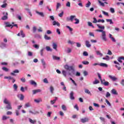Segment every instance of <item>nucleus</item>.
Returning a JSON list of instances; mask_svg holds the SVG:
<instances>
[{"instance_id":"f257e3e1","label":"nucleus","mask_w":124,"mask_h":124,"mask_svg":"<svg viewBox=\"0 0 124 124\" xmlns=\"http://www.w3.org/2000/svg\"><path fill=\"white\" fill-rule=\"evenodd\" d=\"M65 69L66 70L69 71H71V73L69 72L68 73V75L69 76H72V75H74L75 74V69H74V66L73 65H71L69 66L67 64H66L64 66Z\"/></svg>"},{"instance_id":"f03ea898","label":"nucleus","mask_w":124,"mask_h":124,"mask_svg":"<svg viewBox=\"0 0 124 124\" xmlns=\"http://www.w3.org/2000/svg\"><path fill=\"white\" fill-rule=\"evenodd\" d=\"M95 31L98 32H102L101 37L102 40L104 41H107V38H106V31L103 30H96Z\"/></svg>"},{"instance_id":"7ed1b4c3","label":"nucleus","mask_w":124,"mask_h":124,"mask_svg":"<svg viewBox=\"0 0 124 124\" xmlns=\"http://www.w3.org/2000/svg\"><path fill=\"white\" fill-rule=\"evenodd\" d=\"M2 15L3 16L1 17V20L5 21L8 19V13L4 12L2 13Z\"/></svg>"},{"instance_id":"20e7f679","label":"nucleus","mask_w":124,"mask_h":124,"mask_svg":"<svg viewBox=\"0 0 124 124\" xmlns=\"http://www.w3.org/2000/svg\"><path fill=\"white\" fill-rule=\"evenodd\" d=\"M5 25H6V27H8V28H10L11 29H12V28H13V27H16V28H18V25L17 24H10V23L9 22H5Z\"/></svg>"},{"instance_id":"39448f33","label":"nucleus","mask_w":124,"mask_h":124,"mask_svg":"<svg viewBox=\"0 0 124 124\" xmlns=\"http://www.w3.org/2000/svg\"><path fill=\"white\" fill-rule=\"evenodd\" d=\"M75 18H76V16H71L70 17H66V20L71 21V22H73V20H74Z\"/></svg>"},{"instance_id":"423d86ee","label":"nucleus","mask_w":124,"mask_h":124,"mask_svg":"<svg viewBox=\"0 0 124 124\" xmlns=\"http://www.w3.org/2000/svg\"><path fill=\"white\" fill-rule=\"evenodd\" d=\"M90 121V119L88 117H85L84 118H82L80 119V122L82 123V124H85V123H88Z\"/></svg>"},{"instance_id":"0eeeda50","label":"nucleus","mask_w":124,"mask_h":124,"mask_svg":"<svg viewBox=\"0 0 124 124\" xmlns=\"http://www.w3.org/2000/svg\"><path fill=\"white\" fill-rule=\"evenodd\" d=\"M29 82L31 85L34 86V87H36V86H37V83H36V82H35V81L33 80H30Z\"/></svg>"},{"instance_id":"6e6552de","label":"nucleus","mask_w":124,"mask_h":124,"mask_svg":"<svg viewBox=\"0 0 124 124\" xmlns=\"http://www.w3.org/2000/svg\"><path fill=\"white\" fill-rule=\"evenodd\" d=\"M70 98L71 100H74L75 99V97H74V93H73V91L71 92L70 93Z\"/></svg>"},{"instance_id":"1a4fd4ad","label":"nucleus","mask_w":124,"mask_h":124,"mask_svg":"<svg viewBox=\"0 0 124 124\" xmlns=\"http://www.w3.org/2000/svg\"><path fill=\"white\" fill-rule=\"evenodd\" d=\"M0 48L1 49H4V48H6V44L2 42L0 44Z\"/></svg>"},{"instance_id":"9d476101","label":"nucleus","mask_w":124,"mask_h":124,"mask_svg":"<svg viewBox=\"0 0 124 124\" xmlns=\"http://www.w3.org/2000/svg\"><path fill=\"white\" fill-rule=\"evenodd\" d=\"M109 78H110V79H111V80H112V81H117V80H118V78H117L115 76H112L111 75L108 76Z\"/></svg>"},{"instance_id":"9b49d317","label":"nucleus","mask_w":124,"mask_h":124,"mask_svg":"<svg viewBox=\"0 0 124 124\" xmlns=\"http://www.w3.org/2000/svg\"><path fill=\"white\" fill-rule=\"evenodd\" d=\"M15 73H19V70L16 69L12 73H11V75H12L13 76H16V75Z\"/></svg>"},{"instance_id":"f8f14e48","label":"nucleus","mask_w":124,"mask_h":124,"mask_svg":"<svg viewBox=\"0 0 124 124\" xmlns=\"http://www.w3.org/2000/svg\"><path fill=\"white\" fill-rule=\"evenodd\" d=\"M41 93V89H36L32 90L33 94H36V93Z\"/></svg>"},{"instance_id":"ddd939ff","label":"nucleus","mask_w":124,"mask_h":124,"mask_svg":"<svg viewBox=\"0 0 124 124\" xmlns=\"http://www.w3.org/2000/svg\"><path fill=\"white\" fill-rule=\"evenodd\" d=\"M85 45L86 47H87V48H90V47H91L92 46V45L90 44V41H89L88 40L85 41Z\"/></svg>"},{"instance_id":"4468645a","label":"nucleus","mask_w":124,"mask_h":124,"mask_svg":"<svg viewBox=\"0 0 124 124\" xmlns=\"http://www.w3.org/2000/svg\"><path fill=\"white\" fill-rule=\"evenodd\" d=\"M111 93H112V94H114V95H118L117 90H116L115 89H112L111 91Z\"/></svg>"},{"instance_id":"2eb2a0df","label":"nucleus","mask_w":124,"mask_h":124,"mask_svg":"<svg viewBox=\"0 0 124 124\" xmlns=\"http://www.w3.org/2000/svg\"><path fill=\"white\" fill-rule=\"evenodd\" d=\"M36 14H38L39 16H41V17H45V15H44V13L43 12H39L37 11H35Z\"/></svg>"},{"instance_id":"dca6fc26","label":"nucleus","mask_w":124,"mask_h":124,"mask_svg":"<svg viewBox=\"0 0 124 124\" xmlns=\"http://www.w3.org/2000/svg\"><path fill=\"white\" fill-rule=\"evenodd\" d=\"M101 83L102 84V85H104V86H105L106 87L109 86V82L108 81L103 82V80H102V82H101Z\"/></svg>"},{"instance_id":"f3484780","label":"nucleus","mask_w":124,"mask_h":124,"mask_svg":"<svg viewBox=\"0 0 124 124\" xmlns=\"http://www.w3.org/2000/svg\"><path fill=\"white\" fill-rule=\"evenodd\" d=\"M100 66H102V67H108V65L105 63H99Z\"/></svg>"},{"instance_id":"a211bd4d","label":"nucleus","mask_w":124,"mask_h":124,"mask_svg":"<svg viewBox=\"0 0 124 124\" xmlns=\"http://www.w3.org/2000/svg\"><path fill=\"white\" fill-rule=\"evenodd\" d=\"M6 108L8 109V110L12 109V107H11V104L10 103L6 106Z\"/></svg>"},{"instance_id":"6ab92c4d","label":"nucleus","mask_w":124,"mask_h":124,"mask_svg":"<svg viewBox=\"0 0 124 124\" xmlns=\"http://www.w3.org/2000/svg\"><path fill=\"white\" fill-rule=\"evenodd\" d=\"M41 62L42 63V65L44 67V68H46V62H45V61L44 59H41Z\"/></svg>"},{"instance_id":"aec40b11","label":"nucleus","mask_w":124,"mask_h":124,"mask_svg":"<svg viewBox=\"0 0 124 124\" xmlns=\"http://www.w3.org/2000/svg\"><path fill=\"white\" fill-rule=\"evenodd\" d=\"M3 102L4 104L7 105L10 103V102L8 101V99L7 98H5L3 101Z\"/></svg>"},{"instance_id":"412c9836","label":"nucleus","mask_w":124,"mask_h":124,"mask_svg":"<svg viewBox=\"0 0 124 124\" xmlns=\"http://www.w3.org/2000/svg\"><path fill=\"white\" fill-rule=\"evenodd\" d=\"M97 27H98V29L103 30V31H104V30H105V27L104 26H100V25L99 24H97Z\"/></svg>"},{"instance_id":"4be33fe9","label":"nucleus","mask_w":124,"mask_h":124,"mask_svg":"<svg viewBox=\"0 0 124 124\" xmlns=\"http://www.w3.org/2000/svg\"><path fill=\"white\" fill-rule=\"evenodd\" d=\"M95 52L96 53V55L97 56H99V57H102V56H103V54L100 51L96 50Z\"/></svg>"},{"instance_id":"5701e85b","label":"nucleus","mask_w":124,"mask_h":124,"mask_svg":"<svg viewBox=\"0 0 124 124\" xmlns=\"http://www.w3.org/2000/svg\"><path fill=\"white\" fill-rule=\"evenodd\" d=\"M34 101L36 103H40V102H42V99L41 98L35 99L34 100Z\"/></svg>"},{"instance_id":"b1692460","label":"nucleus","mask_w":124,"mask_h":124,"mask_svg":"<svg viewBox=\"0 0 124 124\" xmlns=\"http://www.w3.org/2000/svg\"><path fill=\"white\" fill-rule=\"evenodd\" d=\"M46 49L47 52H52V51H53V49H52L51 47L49 46H46Z\"/></svg>"},{"instance_id":"393cba45","label":"nucleus","mask_w":124,"mask_h":124,"mask_svg":"<svg viewBox=\"0 0 124 124\" xmlns=\"http://www.w3.org/2000/svg\"><path fill=\"white\" fill-rule=\"evenodd\" d=\"M52 47L54 50H57V48H58V45H57V44L53 43L52 44Z\"/></svg>"},{"instance_id":"a878e982","label":"nucleus","mask_w":124,"mask_h":124,"mask_svg":"<svg viewBox=\"0 0 124 124\" xmlns=\"http://www.w3.org/2000/svg\"><path fill=\"white\" fill-rule=\"evenodd\" d=\"M56 100H58V97H55V99H54L53 100L50 101L51 104L53 105V104H55Z\"/></svg>"},{"instance_id":"bb28decb","label":"nucleus","mask_w":124,"mask_h":124,"mask_svg":"<svg viewBox=\"0 0 124 124\" xmlns=\"http://www.w3.org/2000/svg\"><path fill=\"white\" fill-rule=\"evenodd\" d=\"M53 26L57 25L58 27H60V23H59L56 21H54L53 22Z\"/></svg>"},{"instance_id":"cd10ccee","label":"nucleus","mask_w":124,"mask_h":124,"mask_svg":"<svg viewBox=\"0 0 124 124\" xmlns=\"http://www.w3.org/2000/svg\"><path fill=\"white\" fill-rule=\"evenodd\" d=\"M62 109L63 110V111H66L67 110V108H66V106L64 105H62Z\"/></svg>"},{"instance_id":"c85d7f7f","label":"nucleus","mask_w":124,"mask_h":124,"mask_svg":"<svg viewBox=\"0 0 124 124\" xmlns=\"http://www.w3.org/2000/svg\"><path fill=\"white\" fill-rule=\"evenodd\" d=\"M29 122H30V123H31V124H35V123H36V120H32L31 118H29Z\"/></svg>"},{"instance_id":"c756f323","label":"nucleus","mask_w":124,"mask_h":124,"mask_svg":"<svg viewBox=\"0 0 124 124\" xmlns=\"http://www.w3.org/2000/svg\"><path fill=\"white\" fill-rule=\"evenodd\" d=\"M84 92L85 93H87L88 94H90L91 95H92V93H91L90 90H89L88 89H85Z\"/></svg>"},{"instance_id":"7c9ffc66","label":"nucleus","mask_w":124,"mask_h":124,"mask_svg":"<svg viewBox=\"0 0 124 124\" xmlns=\"http://www.w3.org/2000/svg\"><path fill=\"white\" fill-rule=\"evenodd\" d=\"M89 27H92V28H93V29H94V26L93 25V23L91 22H88L87 23Z\"/></svg>"},{"instance_id":"2f4dec72","label":"nucleus","mask_w":124,"mask_h":124,"mask_svg":"<svg viewBox=\"0 0 124 124\" xmlns=\"http://www.w3.org/2000/svg\"><path fill=\"white\" fill-rule=\"evenodd\" d=\"M93 85H96V84H99V81L97 79H95L94 81L93 82Z\"/></svg>"},{"instance_id":"473e14b6","label":"nucleus","mask_w":124,"mask_h":124,"mask_svg":"<svg viewBox=\"0 0 124 124\" xmlns=\"http://www.w3.org/2000/svg\"><path fill=\"white\" fill-rule=\"evenodd\" d=\"M103 60H105V61H109L110 60V57L109 56L107 55L105 57L103 58Z\"/></svg>"},{"instance_id":"72a5a7b5","label":"nucleus","mask_w":124,"mask_h":124,"mask_svg":"<svg viewBox=\"0 0 124 124\" xmlns=\"http://www.w3.org/2000/svg\"><path fill=\"white\" fill-rule=\"evenodd\" d=\"M106 21H107L108 23H109L110 25H112V24H114V23H113V21H112V19H106Z\"/></svg>"},{"instance_id":"f704fd0d","label":"nucleus","mask_w":124,"mask_h":124,"mask_svg":"<svg viewBox=\"0 0 124 124\" xmlns=\"http://www.w3.org/2000/svg\"><path fill=\"white\" fill-rule=\"evenodd\" d=\"M44 38H45V39H46V40H50L51 39V37L48 36L46 34H45Z\"/></svg>"},{"instance_id":"c9c22d12","label":"nucleus","mask_w":124,"mask_h":124,"mask_svg":"<svg viewBox=\"0 0 124 124\" xmlns=\"http://www.w3.org/2000/svg\"><path fill=\"white\" fill-rule=\"evenodd\" d=\"M122 60H124V57H120L118 58V61L119 62H123V61H122Z\"/></svg>"},{"instance_id":"e433bc0d","label":"nucleus","mask_w":124,"mask_h":124,"mask_svg":"<svg viewBox=\"0 0 124 124\" xmlns=\"http://www.w3.org/2000/svg\"><path fill=\"white\" fill-rule=\"evenodd\" d=\"M49 90L51 93H54V87L53 86H50L49 88Z\"/></svg>"},{"instance_id":"4c0bfd02","label":"nucleus","mask_w":124,"mask_h":124,"mask_svg":"<svg viewBox=\"0 0 124 124\" xmlns=\"http://www.w3.org/2000/svg\"><path fill=\"white\" fill-rule=\"evenodd\" d=\"M98 1L99 3H100V5H101V6L104 7L105 6V4H104V3L101 2L100 0H98Z\"/></svg>"},{"instance_id":"58836bf2","label":"nucleus","mask_w":124,"mask_h":124,"mask_svg":"<svg viewBox=\"0 0 124 124\" xmlns=\"http://www.w3.org/2000/svg\"><path fill=\"white\" fill-rule=\"evenodd\" d=\"M83 64H84L85 65H88V64H89V63H90V62L88 61H83L82 62Z\"/></svg>"},{"instance_id":"ea45409f","label":"nucleus","mask_w":124,"mask_h":124,"mask_svg":"<svg viewBox=\"0 0 124 124\" xmlns=\"http://www.w3.org/2000/svg\"><path fill=\"white\" fill-rule=\"evenodd\" d=\"M20 35L22 37H25L26 36V35L25 34V33H24L23 31H20Z\"/></svg>"},{"instance_id":"a19ab883","label":"nucleus","mask_w":124,"mask_h":124,"mask_svg":"<svg viewBox=\"0 0 124 124\" xmlns=\"http://www.w3.org/2000/svg\"><path fill=\"white\" fill-rule=\"evenodd\" d=\"M52 58H53V60H56V61H59V60H60V57L55 56H53Z\"/></svg>"},{"instance_id":"79ce46f5","label":"nucleus","mask_w":124,"mask_h":124,"mask_svg":"<svg viewBox=\"0 0 124 124\" xmlns=\"http://www.w3.org/2000/svg\"><path fill=\"white\" fill-rule=\"evenodd\" d=\"M74 19L76 21V22H75V24H79L80 20H79V19L78 18H75Z\"/></svg>"},{"instance_id":"37998d69","label":"nucleus","mask_w":124,"mask_h":124,"mask_svg":"<svg viewBox=\"0 0 124 124\" xmlns=\"http://www.w3.org/2000/svg\"><path fill=\"white\" fill-rule=\"evenodd\" d=\"M15 112L16 116H18L20 115V110L16 109Z\"/></svg>"},{"instance_id":"c03bdc74","label":"nucleus","mask_w":124,"mask_h":124,"mask_svg":"<svg viewBox=\"0 0 124 124\" xmlns=\"http://www.w3.org/2000/svg\"><path fill=\"white\" fill-rule=\"evenodd\" d=\"M93 23L94 24H96V23H98V20L97 19H96V18L95 17H93Z\"/></svg>"},{"instance_id":"a18cd8bd","label":"nucleus","mask_w":124,"mask_h":124,"mask_svg":"<svg viewBox=\"0 0 124 124\" xmlns=\"http://www.w3.org/2000/svg\"><path fill=\"white\" fill-rule=\"evenodd\" d=\"M32 31H33V33L36 32V27H35V26L33 27Z\"/></svg>"},{"instance_id":"49530a36","label":"nucleus","mask_w":124,"mask_h":124,"mask_svg":"<svg viewBox=\"0 0 124 124\" xmlns=\"http://www.w3.org/2000/svg\"><path fill=\"white\" fill-rule=\"evenodd\" d=\"M7 6V3H5L2 5H1V8H5Z\"/></svg>"},{"instance_id":"de8ad7c7","label":"nucleus","mask_w":124,"mask_h":124,"mask_svg":"<svg viewBox=\"0 0 124 124\" xmlns=\"http://www.w3.org/2000/svg\"><path fill=\"white\" fill-rule=\"evenodd\" d=\"M8 118L9 117H6V116L4 115L2 116V120L3 121H6V120H7V119H8Z\"/></svg>"},{"instance_id":"09e8293b","label":"nucleus","mask_w":124,"mask_h":124,"mask_svg":"<svg viewBox=\"0 0 124 124\" xmlns=\"http://www.w3.org/2000/svg\"><path fill=\"white\" fill-rule=\"evenodd\" d=\"M74 108L75 109H76L77 110V111H79V107H78V105L76 104L74 107Z\"/></svg>"},{"instance_id":"8fccbe9b","label":"nucleus","mask_w":124,"mask_h":124,"mask_svg":"<svg viewBox=\"0 0 124 124\" xmlns=\"http://www.w3.org/2000/svg\"><path fill=\"white\" fill-rule=\"evenodd\" d=\"M83 55L85 57H87V56H89V53H88V52L84 51L83 52Z\"/></svg>"},{"instance_id":"3c124183","label":"nucleus","mask_w":124,"mask_h":124,"mask_svg":"<svg viewBox=\"0 0 124 124\" xmlns=\"http://www.w3.org/2000/svg\"><path fill=\"white\" fill-rule=\"evenodd\" d=\"M102 12L103 14H104V15H105L106 16H109L108 13H107L104 11H102Z\"/></svg>"},{"instance_id":"603ef678","label":"nucleus","mask_w":124,"mask_h":124,"mask_svg":"<svg viewBox=\"0 0 124 124\" xmlns=\"http://www.w3.org/2000/svg\"><path fill=\"white\" fill-rule=\"evenodd\" d=\"M13 87L15 91H17V89H18V86H17L16 84H15Z\"/></svg>"},{"instance_id":"864d4df0","label":"nucleus","mask_w":124,"mask_h":124,"mask_svg":"<svg viewBox=\"0 0 124 124\" xmlns=\"http://www.w3.org/2000/svg\"><path fill=\"white\" fill-rule=\"evenodd\" d=\"M111 96V94H110V93L109 92H107L106 95V97H110Z\"/></svg>"},{"instance_id":"5fc2aeb1","label":"nucleus","mask_w":124,"mask_h":124,"mask_svg":"<svg viewBox=\"0 0 124 124\" xmlns=\"http://www.w3.org/2000/svg\"><path fill=\"white\" fill-rule=\"evenodd\" d=\"M43 51H44V48H42L40 51V55L42 57H43Z\"/></svg>"},{"instance_id":"6e6d98bb","label":"nucleus","mask_w":124,"mask_h":124,"mask_svg":"<svg viewBox=\"0 0 124 124\" xmlns=\"http://www.w3.org/2000/svg\"><path fill=\"white\" fill-rule=\"evenodd\" d=\"M62 74H63V76H64V77H66V72L65 71V70H63L62 71Z\"/></svg>"},{"instance_id":"4d7b16f0","label":"nucleus","mask_w":124,"mask_h":124,"mask_svg":"<svg viewBox=\"0 0 124 124\" xmlns=\"http://www.w3.org/2000/svg\"><path fill=\"white\" fill-rule=\"evenodd\" d=\"M2 70H4V71H6V72H7L8 71V68L5 67H3L2 68Z\"/></svg>"},{"instance_id":"13d9d810","label":"nucleus","mask_w":124,"mask_h":124,"mask_svg":"<svg viewBox=\"0 0 124 124\" xmlns=\"http://www.w3.org/2000/svg\"><path fill=\"white\" fill-rule=\"evenodd\" d=\"M110 11L111 13H115V9L114 8H110Z\"/></svg>"},{"instance_id":"bf43d9fd","label":"nucleus","mask_w":124,"mask_h":124,"mask_svg":"<svg viewBox=\"0 0 124 124\" xmlns=\"http://www.w3.org/2000/svg\"><path fill=\"white\" fill-rule=\"evenodd\" d=\"M44 83H45L46 84H48L49 82L48 81V79H47L46 78L44 79L43 80Z\"/></svg>"},{"instance_id":"052dcab7","label":"nucleus","mask_w":124,"mask_h":124,"mask_svg":"<svg viewBox=\"0 0 124 124\" xmlns=\"http://www.w3.org/2000/svg\"><path fill=\"white\" fill-rule=\"evenodd\" d=\"M60 6H61V3H57V6H56V10H58V9H59V8H60Z\"/></svg>"},{"instance_id":"680f3d73","label":"nucleus","mask_w":124,"mask_h":124,"mask_svg":"<svg viewBox=\"0 0 124 124\" xmlns=\"http://www.w3.org/2000/svg\"><path fill=\"white\" fill-rule=\"evenodd\" d=\"M91 2L90 1H88V3L86 4V7H89L90 6H91Z\"/></svg>"},{"instance_id":"e2e57ef3","label":"nucleus","mask_w":124,"mask_h":124,"mask_svg":"<svg viewBox=\"0 0 124 124\" xmlns=\"http://www.w3.org/2000/svg\"><path fill=\"white\" fill-rule=\"evenodd\" d=\"M66 52V53H67V54L71 53V49L70 48H68Z\"/></svg>"},{"instance_id":"0e129e2a","label":"nucleus","mask_w":124,"mask_h":124,"mask_svg":"<svg viewBox=\"0 0 124 124\" xmlns=\"http://www.w3.org/2000/svg\"><path fill=\"white\" fill-rule=\"evenodd\" d=\"M120 84H121V85H122V86H123V87H124V79L121 80V81L120 82Z\"/></svg>"},{"instance_id":"69168bd1","label":"nucleus","mask_w":124,"mask_h":124,"mask_svg":"<svg viewBox=\"0 0 124 124\" xmlns=\"http://www.w3.org/2000/svg\"><path fill=\"white\" fill-rule=\"evenodd\" d=\"M100 120H101V122H103L104 123H105V118H104L102 117H100Z\"/></svg>"},{"instance_id":"338daca9","label":"nucleus","mask_w":124,"mask_h":124,"mask_svg":"<svg viewBox=\"0 0 124 124\" xmlns=\"http://www.w3.org/2000/svg\"><path fill=\"white\" fill-rule=\"evenodd\" d=\"M33 46L35 48V49H39V46L37 44H35Z\"/></svg>"},{"instance_id":"774afa93","label":"nucleus","mask_w":124,"mask_h":124,"mask_svg":"<svg viewBox=\"0 0 124 124\" xmlns=\"http://www.w3.org/2000/svg\"><path fill=\"white\" fill-rule=\"evenodd\" d=\"M28 56H29V57H31L32 56V52L31 51H28Z\"/></svg>"}]
</instances>
